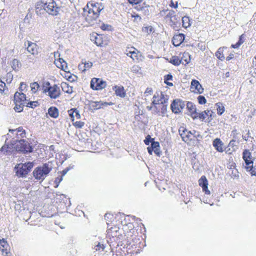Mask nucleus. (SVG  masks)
I'll list each match as a JSON object with an SVG mask.
<instances>
[{"mask_svg": "<svg viewBox=\"0 0 256 256\" xmlns=\"http://www.w3.org/2000/svg\"><path fill=\"white\" fill-rule=\"evenodd\" d=\"M181 64H186L190 62V56L188 52H184L182 54V56L180 58Z\"/></svg>", "mask_w": 256, "mask_h": 256, "instance_id": "23", "label": "nucleus"}, {"mask_svg": "<svg viewBox=\"0 0 256 256\" xmlns=\"http://www.w3.org/2000/svg\"><path fill=\"white\" fill-rule=\"evenodd\" d=\"M243 35L244 34H242L240 36L239 40L238 41V43H239L240 45L244 42V40H242Z\"/></svg>", "mask_w": 256, "mask_h": 256, "instance_id": "61", "label": "nucleus"}, {"mask_svg": "<svg viewBox=\"0 0 256 256\" xmlns=\"http://www.w3.org/2000/svg\"><path fill=\"white\" fill-rule=\"evenodd\" d=\"M235 150H232V148L230 147H228V146L227 148H225V152L226 154H231L233 152H234Z\"/></svg>", "mask_w": 256, "mask_h": 256, "instance_id": "53", "label": "nucleus"}, {"mask_svg": "<svg viewBox=\"0 0 256 256\" xmlns=\"http://www.w3.org/2000/svg\"><path fill=\"white\" fill-rule=\"evenodd\" d=\"M152 147L153 148L154 152L158 156H160L161 152L159 148V143L158 142H152Z\"/></svg>", "mask_w": 256, "mask_h": 256, "instance_id": "26", "label": "nucleus"}, {"mask_svg": "<svg viewBox=\"0 0 256 256\" xmlns=\"http://www.w3.org/2000/svg\"><path fill=\"white\" fill-rule=\"evenodd\" d=\"M33 166L34 164L32 162L17 164L14 168L16 176L18 177H26Z\"/></svg>", "mask_w": 256, "mask_h": 256, "instance_id": "3", "label": "nucleus"}, {"mask_svg": "<svg viewBox=\"0 0 256 256\" xmlns=\"http://www.w3.org/2000/svg\"><path fill=\"white\" fill-rule=\"evenodd\" d=\"M147 149H148V152L150 154H152V152L154 151L153 148L152 147V143L151 144V146L150 147H148Z\"/></svg>", "mask_w": 256, "mask_h": 256, "instance_id": "58", "label": "nucleus"}, {"mask_svg": "<svg viewBox=\"0 0 256 256\" xmlns=\"http://www.w3.org/2000/svg\"><path fill=\"white\" fill-rule=\"evenodd\" d=\"M70 116L72 119V120H74V118L76 119L80 118V114L79 111L76 109H71L68 111Z\"/></svg>", "mask_w": 256, "mask_h": 256, "instance_id": "22", "label": "nucleus"}, {"mask_svg": "<svg viewBox=\"0 0 256 256\" xmlns=\"http://www.w3.org/2000/svg\"><path fill=\"white\" fill-rule=\"evenodd\" d=\"M160 106V114H159L160 116H164L166 115V112H167V104H162L158 105Z\"/></svg>", "mask_w": 256, "mask_h": 256, "instance_id": "30", "label": "nucleus"}, {"mask_svg": "<svg viewBox=\"0 0 256 256\" xmlns=\"http://www.w3.org/2000/svg\"><path fill=\"white\" fill-rule=\"evenodd\" d=\"M88 8V14L86 17L87 20H96L98 17L100 12L104 9V6L100 3L90 4Z\"/></svg>", "mask_w": 256, "mask_h": 256, "instance_id": "4", "label": "nucleus"}, {"mask_svg": "<svg viewBox=\"0 0 256 256\" xmlns=\"http://www.w3.org/2000/svg\"><path fill=\"white\" fill-rule=\"evenodd\" d=\"M16 149L24 153L30 152L32 148L28 142L24 140H20L16 144Z\"/></svg>", "mask_w": 256, "mask_h": 256, "instance_id": "6", "label": "nucleus"}, {"mask_svg": "<svg viewBox=\"0 0 256 256\" xmlns=\"http://www.w3.org/2000/svg\"><path fill=\"white\" fill-rule=\"evenodd\" d=\"M27 100L26 95L22 92H16L14 96V101L15 104H17L26 105V104Z\"/></svg>", "mask_w": 256, "mask_h": 256, "instance_id": "11", "label": "nucleus"}, {"mask_svg": "<svg viewBox=\"0 0 256 256\" xmlns=\"http://www.w3.org/2000/svg\"><path fill=\"white\" fill-rule=\"evenodd\" d=\"M8 148L5 146H3L0 150V155L2 153L4 154L5 152H7Z\"/></svg>", "mask_w": 256, "mask_h": 256, "instance_id": "52", "label": "nucleus"}, {"mask_svg": "<svg viewBox=\"0 0 256 256\" xmlns=\"http://www.w3.org/2000/svg\"><path fill=\"white\" fill-rule=\"evenodd\" d=\"M184 106V102L180 100H174L170 105L172 110L174 114L180 113Z\"/></svg>", "mask_w": 256, "mask_h": 256, "instance_id": "9", "label": "nucleus"}, {"mask_svg": "<svg viewBox=\"0 0 256 256\" xmlns=\"http://www.w3.org/2000/svg\"><path fill=\"white\" fill-rule=\"evenodd\" d=\"M217 112L218 115H222L224 112V107L221 102H218L216 104Z\"/></svg>", "mask_w": 256, "mask_h": 256, "instance_id": "28", "label": "nucleus"}, {"mask_svg": "<svg viewBox=\"0 0 256 256\" xmlns=\"http://www.w3.org/2000/svg\"><path fill=\"white\" fill-rule=\"evenodd\" d=\"M84 123L81 121L76 122L74 123V125L77 128H82L84 126Z\"/></svg>", "mask_w": 256, "mask_h": 256, "instance_id": "46", "label": "nucleus"}, {"mask_svg": "<svg viewBox=\"0 0 256 256\" xmlns=\"http://www.w3.org/2000/svg\"><path fill=\"white\" fill-rule=\"evenodd\" d=\"M61 87L62 88V90L66 93L68 94H72L73 92L72 90V87L71 86H70L66 82H62L61 84Z\"/></svg>", "mask_w": 256, "mask_h": 256, "instance_id": "25", "label": "nucleus"}, {"mask_svg": "<svg viewBox=\"0 0 256 256\" xmlns=\"http://www.w3.org/2000/svg\"><path fill=\"white\" fill-rule=\"evenodd\" d=\"M8 91V88L6 87L5 82L2 80H0V93L2 94L5 91Z\"/></svg>", "mask_w": 256, "mask_h": 256, "instance_id": "37", "label": "nucleus"}, {"mask_svg": "<svg viewBox=\"0 0 256 256\" xmlns=\"http://www.w3.org/2000/svg\"><path fill=\"white\" fill-rule=\"evenodd\" d=\"M213 146L218 152H222L224 151L223 143L220 138H216L213 141Z\"/></svg>", "mask_w": 256, "mask_h": 256, "instance_id": "20", "label": "nucleus"}, {"mask_svg": "<svg viewBox=\"0 0 256 256\" xmlns=\"http://www.w3.org/2000/svg\"><path fill=\"white\" fill-rule=\"evenodd\" d=\"M175 12L173 10H170L168 11V13L166 14V17L169 18L172 22H174L175 20H173V18L174 16Z\"/></svg>", "mask_w": 256, "mask_h": 256, "instance_id": "40", "label": "nucleus"}, {"mask_svg": "<svg viewBox=\"0 0 256 256\" xmlns=\"http://www.w3.org/2000/svg\"><path fill=\"white\" fill-rule=\"evenodd\" d=\"M170 62L174 66H179L181 64L180 58L176 56H172Z\"/></svg>", "mask_w": 256, "mask_h": 256, "instance_id": "27", "label": "nucleus"}, {"mask_svg": "<svg viewBox=\"0 0 256 256\" xmlns=\"http://www.w3.org/2000/svg\"><path fill=\"white\" fill-rule=\"evenodd\" d=\"M24 46H26L28 52L34 55L38 54V46L36 43L27 41L25 42Z\"/></svg>", "mask_w": 256, "mask_h": 256, "instance_id": "14", "label": "nucleus"}, {"mask_svg": "<svg viewBox=\"0 0 256 256\" xmlns=\"http://www.w3.org/2000/svg\"><path fill=\"white\" fill-rule=\"evenodd\" d=\"M15 210L18 211H21V206L20 204H16L15 206Z\"/></svg>", "mask_w": 256, "mask_h": 256, "instance_id": "60", "label": "nucleus"}, {"mask_svg": "<svg viewBox=\"0 0 256 256\" xmlns=\"http://www.w3.org/2000/svg\"><path fill=\"white\" fill-rule=\"evenodd\" d=\"M251 154L248 150H244L243 152V159H250Z\"/></svg>", "mask_w": 256, "mask_h": 256, "instance_id": "41", "label": "nucleus"}, {"mask_svg": "<svg viewBox=\"0 0 256 256\" xmlns=\"http://www.w3.org/2000/svg\"><path fill=\"white\" fill-rule=\"evenodd\" d=\"M0 250L4 256H10L9 246L4 239L0 240Z\"/></svg>", "mask_w": 256, "mask_h": 256, "instance_id": "17", "label": "nucleus"}, {"mask_svg": "<svg viewBox=\"0 0 256 256\" xmlns=\"http://www.w3.org/2000/svg\"><path fill=\"white\" fill-rule=\"evenodd\" d=\"M89 108L91 110H96L102 108L104 106H106L108 105H112V103H108L106 102L90 101L88 102Z\"/></svg>", "mask_w": 256, "mask_h": 256, "instance_id": "10", "label": "nucleus"}, {"mask_svg": "<svg viewBox=\"0 0 256 256\" xmlns=\"http://www.w3.org/2000/svg\"><path fill=\"white\" fill-rule=\"evenodd\" d=\"M184 35L182 34H175L172 38L173 44L176 46H179L184 40Z\"/></svg>", "mask_w": 256, "mask_h": 256, "instance_id": "19", "label": "nucleus"}, {"mask_svg": "<svg viewBox=\"0 0 256 256\" xmlns=\"http://www.w3.org/2000/svg\"><path fill=\"white\" fill-rule=\"evenodd\" d=\"M152 113L154 114L160 113V106L158 105H154Z\"/></svg>", "mask_w": 256, "mask_h": 256, "instance_id": "45", "label": "nucleus"}, {"mask_svg": "<svg viewBox=\"0 0 256 256\" xmlns=\"http://www.w3.org/2000/svg\"><path fill=\"white\" fill-rule=\"evenodd\" d=\"M48 114L53 118H56L58 116V109L54 106L50 107L48 110Z\"/></svg>", "mask_w": 256, "mask_h": 256, "instance_id": "24", "label": "nucleus"}, {"mask_svg": "<svg viewBox=\"0 0 256 256\" xmlns=\"http://www.w3.org/2000/svg\"><path fill=\"white\" fill-rule=\"evenodd\" d=\"M135 54H136V53L134 52H130L129 54H128L127 55L128 56H130L133 60H134V58L132 56V55H134Z\"/></svg>", "mask_w": 256, "mask_h": 256, "instance_id": "64", "label": "nucleus"}, {"mask_svg": "<svg viewBox=\"0 0 256 256\" xmlns=\"http://www.w3.org/2000/svg\"><path fill=\"white\" fill-rule=\"evenodd\" d=\"M198 100L199 104H205L206 102L205 97L202 96H199L198 98Z\"/></svg>", "mask_w": 256, "mask_h": 256, "instance_id": "43", "label": "nucleus"}, {"mask_svg": "<svg viewBox=\"0 0 256 256\" xmlns=\"http://www.w3.org/2000/svg\"><path fill=\"white\" fill-rule=\"evenodd\" d=\"M115 94L120 98H124L126 96V92L122 86H115L114 88Z\"/></svg>", "mask_w": 256, "mask_h": 256, "instance_id": "21", "label": "nucleus"}, {"mask_svg": "<svg viewBox=\"0 0 256 256\" xmlns=\"http://www.w3.org/2000/svg\"><path fill=\"white\" fill-rule=\"evenodd\" d=\"M189 131L186 128L184 127H180L179 128L178 132L180 134V136L182 140H184V137L186 136V134H188V132Z\"/></svg>", "mask_w": 256, "mask_h": 256, "instance_id": "32", "label": "nucleus"}, {"mask_svg": "<svg viewBox=\"0 0 256 256\" xmlns=\"http://www.w3.org/2000/svg\"><path fill=\"white\" fill-rule=\"evenodd\" d=\"M152 92V89L151 88H147L146 90L145 94H151Z\"/></svg>", "mask_w": 256, "mask_h": 256, "instance_id": "59", "label": "nucleus"}, {"mask_svg": "<svg viewBox=\"0 0 256 256\" xmlns=\"http://www.w3.org/2000/svg\"><path fill=\"white\" fill-rule=\"evenodd\" d=\"M172 76L171 74H167L164 76V82H168V80H172Z\"/></svg>", "mask_w": 256, "mask_h": 256, "instance_id": "50", "label": "nucleus"}, {"mask_svg": "<svg viewBox=\"0 0 256 256\" xmlns=\"http://www.w3.org/2000/svg\"><path fill=\"white\" fill-rule=\"evenodd\" d=\"M69 170V168H66L62 172V176H64L67 172H68Z\"/></svg>", "mask_w": 256, "mask_h": 256, "instance_id": "63", "label": "nucleus"}, {"mask_svg": "<svg viewBox=\"0 0 256 256\" xmlns=\"http://www.w3.org/2000/svg\"><path fill=\"white\" fill-rule=\"evenodd\" d=\"M245 168L247 171L250 172L252 176H256V172L255 168H254L252 164L249 166H246Z\"/></svg>", "mask_w": 256, "mask_h": 256, "instance_id": "34", "label": "nucleus"}, {"mask_svg": "<svg viewBox=\"0 0 256 256\" xmlns=\"http://www.w3.org/2000/svg\"><path fill=\"white\" fill-rule=\"evenodd\" d=\"M198 118L202 120H205L206 122H210L213 118L214 113L210 110H204L201 113H198Z\"/></svg>", "mask_w": 256, "mask_h": 256, "instance_id": "13", "label": "nucleus"}, {"mask_svg": "<svg viewBox=\"0 0 256 256\" xmlns=\"http://www.w3.org/2000/svg\"><path fill=\"white\" fill-rule=\"evenodd\" d=\"M20 65V62L16 59L13 60L11 62L12 68L15 71H17L18 70Z\"/></svg>", "mask_w": 256, "mask_h": 256, "instance_id": "29", "label": "nucleus"}, {"mask_svg": "<svg viewBox=\"0 0 256 256\" xmlns=\"http://www.w3.org/2000/svg\"><path fill=\"white\" fill-rule=\"evenodd\" d=\"M39 87V84L36 82L32 83L30 84L32 91L34 93H35L38 90Z\"/></svg>", "mask_w": 256, "mask_h": 256, "instance_id": "38", "label": "nucleus"}, {"mask_svg": "<svg viewBox=\"0 0 256 256\" xmlns=\"http://www.w3.org/2000/svg\"><path fill=\"white\" fill-rule=\"evenodd\" d=\"M240 46V44L238 43V42H237L236 44H232V47L234 48H238Z\"/></svg>", "mask_w": 256, "mask_h": 256, "instance_id": "62", "label": "nucleus"}, {"mask_svg": "<svg viewBox=\"0 0 256 256\" xmlns=\"http://www.w3.org/2000/svg\"><path fill=\"white\" fill-rule=\"evenodd\" d=\"M216 56L220 60H223L224 59L223 54V48H219L216 53Z\"/></svg>", "mask_w": 256, "mask_h": 256, "instance_id": "31", "label": "nucleus"}, {"mask_svg": "<svg viewBox=\"0 0 256 256\" xmlns=\"http://www.w3.org/2000/svg\"><path fill=\"white\" fill-rule=\"evenodd\" d=\"M38 105L39 104L37 101L28 102L27 100L26 104L25 106L34 108Z\"/></svg>", "mask_w": 256, "mask_h": 256, "instance_id": "35", "label": "nucleus"}, {"mask_svg": "<svg viewBox=\"0 0 256 256\" xmlns=\"http://www.w3.org/2000/svg\"><path fill=\"white\" fill-rule=\"evenodd\" d=\"M152 99V105H160L167 104L168 101V99L165 98L164 94L162 92H160V94L156 93L154 94Z\"/></svg>", "mask_w": 256, "mask_h": 256, "instance_id": "8", "label": "nucleus"}, {"mask_svg": "<svg viewBox=\"0 0 256 256\" xmlns=\"http://www.w3.org/2000/svg\"><path fill=\"white\" fill-rule=\"evenodd\" d=\"M105 247L104 244H100L99 242H96L94 243V248L96 250V251H103Z\"/></svg>", "mask_w": 256, "mask_h": 256, "instance_id": "33", "label": "nucleus"}, {"mask_svg": "<svg viewBox=\"0 0 256 256\" xmlns=\"http://www.w3.org/2000/svg\"><path fill=\"white\" fill-rule=\"evenodd\" d=\"M193 136L192 134V131H189L184 137V141L190 146H195L198 144V140L192 138Z\"/></svg>", "mask_w": 256, "mask_h": 256, "instance_id": "18", "label": "nucleus"}, {"mask_svg": "<svg viewBox=\"0 0 256 256\" xmlns=\"http://www.w3.org/2000/svg\"><path fill=\"white\" fill-rule=\"evenodd\" d=\"M26 88V84L24 82H21L20 84V86L19 88V90L20 91L22 92L24 91Z\"/></svg>", "mask_w": 256, "mask_h": 256, "instance_id": "49", "label": "nucleus"}, {"mask_svg": "<svg viewBox=\"0 0 256 256\" xmlns=\"http://www.w3.org/2000/svg\"><path fill=\"white\" fill-rule=\"evenodd\" d=\"M62 180V176H60V177H56L54 180V183L56 184V185L54 186V188H58L59 185V184L60 182Z\"/></svg>", "mask_w": 256, "mask_h": 256, "instance_id": "48", "label": "nucleus"}, {"mask_svg": "<svg viewBox=\"0 0 256 256\" xmlns=\"http://www.w3.org/2000/svg\"><path fill=\"white\" fill-rule=\"evenodd\" d=\"M142 31L148 34H150L154 32V28L150 26H144L142 28Z\"/></svg>", "mask_w": 256, "mask_h": 256, "instance_id": "36", "label": "nucleus"}, {"mask_svg": "<svg viewBox=\"0 0 256 256\" xmlns=\"http://www.w3.org/2000/svg\"><path fill=\"white\" fill-rule=\"evenodd\" d=\"M36 12L38 10H44L48 14L52 16H56L60 10L54 0H40L36 2Z\"/></svg>", "mask_w": 256, "mask_h": 256, "instance_id": "1", "label": "nucleus"}, {"mask_svg": "<svg viewBox=\"0 0 256 256\" xmlns=\"http://www.w3.org/2000/svg\"><path fill=\"white\" fill-rule=\"evenodd\" d=\"M46 85L48 86V87L44 90V92L47 94V95L51 98L56 99L60 96V88L56 84H54L51 86H50V83L47 82Z\"/></svg>", "mask_w": 256, "mask_h": 256, "instance_id": "5", "label": "nucleus"}, {"mask_svg": "<svg viewBox=\"0 0 256 256\" xmlns=\"http://www.w3.org/2000/svg\"><path fill=\"white\" fill-rule=\"evenodd\" d=\"M16 106L14 107V110L18 112H20L23 110V106H25V105L20 104L18 105L17 104H15Z\"/></svg>", "mask_w": 256, "mask_h": 256, "instance_id": "47", "label": "nucleus"}, {"mask_svg": "<svg viewBox=\"0 0 256 256\" xmlns=\"http://www.w3.org/2000/svg\"><path fill=\"white\" fill-rule=\"evenodd\" d=\"M190 90L194 93L200 94L203 92L204 88L198 80H194L191 82Z\"/></svg>", "mask_w": 256, "mask_h": 256, "instance_id": "12", "label": "nucleus"}, {"mask_svg": "<svg viewBox=\"0 0 256 256\" xmlns=\"http://www.w3.org/2000/svg\"><path fill=\"white\" fill-rule=\"evenodd\" d=\"M173 20H175L174 22H172L174 24H176V22H180V17H178L174 14V17L173 18Z\"/></svg>", "mask_w": 256, "mask_h": 256, "instance_id": "55", "label": "nucleus"}, {"mask_svg": "<svg viewBox=\"0 0 256 256\" xmlns=\"http://www.w3.org/2000/svg\"><path fill=\"white\" fill-rule=\"evenodd\" d=\"M52 169V164L48 162L42 166L34 168L32 172L33 176L36 180L42 182Z\"/></svg>", "mask_w": 256, "mask_h": 256, "instance_id": "2", "label": "nucleus"}, {"mask_svg": "<svg viewBox=\"0 0 256 256\" xmlns=\"http://www.w3.org/2000/svg\"><path fill=\"white\" fill-rule=\"evenodd\" d=\"M198 184L206 194H210V191L208 188V181L205 176H203L200 178L198 180Z\"/></svg>", "mask_w": 256, "mask_h": 256, "instance_id": "16", "label": "nucleus"}, {"mask_svg": "<svg viewBox=\"0 0 256 256\" xmlns=\"http://www.w3.org/2000/svg\"><path fill=\"white\" fill-rule=\"evenodd\" d=\"M236 140H232L230 141L229 144H228V147H230L232 148V150H236L238 148V146L236 144Z\"/></svg>", "mask_w": 256, "mask_h": 256, "instance_id": "39", "label": "nucleus"}, {"mask_svg": "<svg viewBox=\"0 0 256 256\" xmlns=\"http://www.w3.org/2000/svg\"><path fill=\"white\" fill-rule=\"evenodd\" d=\"M186 108L188 110V114H190L193 119L197 118L198 116V113L196 112L195 105L191 102H188Z\"/></svg>", "mask_w": 256, "mask_h": 256, "instance_id": "15", "label": "nucleus"}, {"mask_svg": "<svg viewBox=\"0 0 256 256\" xmlns=\"http://www.w3.org/2000/svg\"><path fill=\"white\" fill-rule=\"evenodd\" d=\"M84 64V69L83 71L86 70V69L90 68L92 66V63L90 62H82V64Z\"/></svg>", "mask_w": 256, "mask_h": 256, "instance_id": "42", "label": "nucleus"}, {"mask_svg": "<svg viewBox=\"0 0 256 256\" xmlns=\"http://www.w3.org/2000/svg\"><path fill=\"white\" fill-rule=\"evenodd\" d=\"M151 138L150 136H148L145 140H144V143L146 145H148L150 144V142Z\"/></svg>", "mask_w": 256, "mask_h": 256, "instance_id": "54", "label": "nucleus"}, {"mask_svg": "<svg viewBox=\"0 0 256 256\" xmlns=\"http://www.w3.org/2000/svg\"><path fill=\"white\" fill-rule=\"evenodd\" d=\"M106 86V82L100 78H93L90 82V88L94 90H101Z\"/></svg>", "mask_w": 256, "mask_h": 256, "instance_id": "7", "label": "nucleus"}, {"mask_svg": "<svg viewBox=\"0 0 256 256\" xmlns=\"http://www.w3.org/2000/svg\"><path fill=\"white\" fill-rule=\"evenodd\" d=\"M140 70V68L138 66H133L132 68V71L134 72H138Z\"/></svg>", "mask_w": 256, "mask_h": 256, "instance_id": "57", "label": "nucleus"}, {"mask_svg": "<svg viewBox=\"0 0 256 256\" xmlns=\"http://www.w3.org/2000/svg\"><path fill=\"white\" fill-rule=\"evenodd\" d=\"M128 2L132 4H136L142 2V0H128Z\"/></svg>", "mask_w": 256, "mask_h": 256, "instance_id": "51", "label": "nucleus"}, {"mask_svg": "<svg viewBox=\"0 0 256 256\" xmlns=\"http://www.w3.org/2000/svg\"><path fill=\"white\" fill-rule=\"evenodd\" d=\"M244 160L246 166H249V165L253 164L252 161L250 160L247 159V160Z\"/></svg>", "mask_w": 256, "mask_h": 256, "instance_id": "56", "label": "nucleus"}, {"mask_svg": "<svg viewBox=\"0 0 256 256\" xmlns=\"http://www.w3.org/2000/svg\"><path fill=\"white\" fill-rule=\"evenodd\" d=\"M13 76L10 72H8L6 76V82L7 84H10L12 80Z\"/></svg>", "mask_w": 256, "mask_h": 256, "instance_id": "44", "label": "nucleus"}]
</instances>
